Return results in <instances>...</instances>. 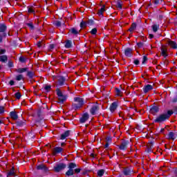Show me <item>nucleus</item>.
Returning <instances> with one entry per match:
<instances>
[{
	"mask_svg": "<svg viewBox=\"0 0 177 177\" xmlns=\"http://www.w3.org/2000/svg\"><path fill=\"white\" fill-rule=\"evenodd\" d=\"M174 114V111L168 110L167 112L159 114L156 118L153 120L156 124H162L171 118V116Z\"/></svg>",
	"mask_w": 177,
	"mask_h": 177,
	"instance_id": "nucleus-1",
	"label": "nucleus"
},
{
	"mask_svg": "<svg viewBox=\"0 0 177 177\" xmlns=\"http://www.w3.org/2000/svg\"><path fill=\"white\" fill-rule=\"evenodd\" d=\"M68 169L65 173V176L68 177L73 176L74 174H80V172H81V169L77 168V164L75 162H69L68 164Z\"/></svg>",
	"mask_w": 177,
	"mask_h": 177,
	"instance_id": "nucleus-2",
	"label": "nucleus"
},
{
	"mask_svg": "<svg viewBox=\"0 0 177 177\" xmlns=\"http://www.w3.org/2000/svg\"><path fill=\"white\" fill-rule=\"evenodd\" d=\"M73 100L76 102L72 104L73 110H78L79 109H81L84 104H85V100H84L82 97H74Z\"/></svg>",
	"mask_w": 177,
	"mask_h": 177,
	"instance_id": "nucleus-3",
	"label": "nucleus"
},
{
	"mask_svg": "<svg viewBox=\"0 0 177 177\" xmlns=\"http://www.w3.org/2000/svg\"><path fill=\"white\" fill-rule=\"evenodd\" d=\"M6 30H8V26L6 24H0V44H2L3 38H6L8 33H6Z\"/></svg>",
	"mask_w": 177,
	"mask_h": 177,
	"instance_id": "nucleus-4",
	"label": "nucleus"
},
{
	"mask_svg": "<svg viewBox=\"0 0 177 177\" xmlns=\"http://www.w3.org/2000/svg\"><path fill=\"white\" fill-rule=\"evenodd\" d=\"M55 91L57 92V95L58 96L59 103L63 104L64 102L67 100V95H63V93L59 88H57Z\"/></svg>",
	"mask_w": 177,
	"mask_h": 177,
	"instance_id": "nucleus-5",
	"label": "nucleus"
},
{
	"mask_svg": "<svg viewBox=\"0 0 177 177\" xmlns=\"http://www.w3.org/2000/svg\"><path fill=\"white\" fill-rule=\"evenodd\" d=\"M67 168V165L64 162H60L56 164L53 167V171L56 172V174H59V172H62V171H64V169Z\"/></svg>",
	"mask_w": 177,
	"mask_h": 177,
	"instance_id": "nucleus-6",
	"label": "nucleus"
},
{
	"mask_svg": "<svg viewBox=\"0 0 177 177\" xmlns=\"http://www.w3.org/2000/svg\"><path fill=\"white\" fill-rule=\"evenodd\" d=\"M128 145H129V140H122L120 145H118L119 150L125 151L128 149Z\"/></svg>",
	"mask_w": 177,
	"mask_h": 177,
	"instance_id": "nucleus-7",
	"label": "nucleus"
},
{
	"mask_svg": "<svg viewBox=\"0 0 177 177\" xmlns=\"http://www.w3.org/2000/svg\"><path fill=\"white\" fill-rule=\"evenodd\" d=\"M37 171H42L43 174H48L49 172V168L44 164H40L36 167Z\"/></svg>",
	"mask_w": 177,
	"mask_h": 177,
	"instance_id": "nucleus-8",
	"label": "nucleus"
},
{
	"mask_svg": "<svg viewBox=\"0 0 177 177\" xmlns=\"http://www.w3.org/2000/svg\"><path fill=\"white\" fill-rule=\"evenodd\" d=\"M99 110H100V107H99V105H93L90 109V113L91 114V115H96Z\"/></svg>",
	"mask_w": 177,
	"mask_h": 177,
	"instance_id": "nucleus-9",
	"label": "nucleus"
},
{
	"mask_svg": "<svg viewBox=\"0 0 177 177\" xmlns=\"http://www.w3.org/2000/svg\"><path fill=\"white\" fill-rule=\"evenodd\" d=\"M88 120H89V113L86 112L83 113L82 117L80 118V124H85V122H86V121H88Z\"/></svg>",
	"mask_w": 177,
	"mask_h": 177,
	"instance_id": "nucleus-10",
	"label": "nucleus"
},
{
	"mask_svg": "<svg viewBox=\"0 0 177 177\" xmlns=\"http://www.w3.org/2000/svg\"><path fill=\"white\" fill-rule=\"evenodd\" d=\"M161 53L160 55L165 57V59H167V57L168 56V54L167 52H168V48H167V46H165L164 45H162L160 47Z\"/></svg>",
	"mask_w": 177,
	"mask_h": 177,
	"instance_id": "nucleus-11",
	"label": "nucleus"
},
{
	"mask_svg": "<svg viewBox=\"0 0 177 177\" xmlns=\"http://www.w3.org/2000/svg\"><path fill=\"white\" fill-rule=\"evenodd\" d=\"M123 174L125 176H131L133 174V170L129 167H127L124 169Z\"/></svg>",
	"mask_w": 177,
	"mask_h": 177,
	"instance_id": "nucleus-12",
	"label": "nucleus"
},
{
	"mask_svg": "<svg viewBox=\"0 0 177 177\" xmlns=\"http://www.w3.org/2000/svg\"><path fill=\"white\" fill-rule=\"evenodd\" d=\"M71 133V130H66L62 134H61L59 139L61 140H64V139H66V138H68V136H70Z\"/></svg>",
	"mask_w": 177,
	"mask_h": 177,
	"instance_id": "nucleus-13",
	"label": "nucleus"
},
{
	"mask_svg": "<svg viewBox=\"0 0 177 177\" xmlns=\"http://www.w3.org/2000/svg\"><path fill=\"white\" fill-rule=\"evenodd\" d=\"M158 111H160V108L158 106H153L149 110L150 113L153 115H156Z\"/></svg>",
	"mask_w": 177,
	"mask_h": 177,
	"instance_id": "nucleus-14",
	"label": "nucleus"
},
{
	"mask_svg": "<svg viewBox=\"0 0 177 177\" xmlns=\"http://www.w3.org/2000/svg\"><path fill=\"white\" fill-rule=\"evenodd\" d=\"M118 107V102H113L109 107V110L111 113H114L115 110H117V108Z\"/></svg>",
	"mask_w": 177,
	"mask_h": 177,
	"instance_id": "nucleus-15",
	"label": "nucleus"
},
{
	"mask_svg": "<svg viewBox=\"0 0 177 177\" xmlns=\"http://www.w3.org/2000/svg\"><path fill=\"white\" fill-rule=\"evenodd\" d=\"M149 91H153V86L151 84H147L142 88V92L145 94L147 93Z\"/></svg>",
	"mask_w": 177,
	"mask_h": 177,
	"instance_id": "nucleus-16",
	"label": "nucleus"
},
{
	"mask_svg": "<svg viewBox=\"0 0 177 177\" xmlns=\"http://www.w3.org/2000/svg\"><path fill=\"white\" fill-rule=\"evenodd\" d=\"M66 84V77L64 76L58 77V85L59 86H63Z\"/></svg>",
	"mask_w": 177,
	"mask_h": 177,
	"instance_id": "nucleus-17",
	"label": "nucleus"
},
{
	"mask_svg": "<svg viewBox=\"0 0 177 177\" xmlns=\"http://www.w3.org/2000/svg\"><path fill=\"white\" fill-rule=\"evenodd\" d=\"M80 32H81V30H78L75 28L69 29V34H71V35H75L77 37V35H80Z\"/></svg>",
	"mask_w": 177,
	"mask_h": 177,
	"instance_id": "nucleus-18",
	"label": "nucleus"
},
{
	"mask_svg": "<svg viewBox=\"0 0 177 177\" xmlns=\"http://www.w3.org/2000/svg\"><path fill=\"white\" fill-rule=\"evenodd\" d=\"M132 50H133L132 48H127L124 52V56H127V57H132L133 56Z\"/></svg>",
	"mask_w": 177,
	"mask_h": 177,
	"instance_id": "nucleus-19",
	"label": "nucleus"
},
{
	"mask_svg": "<svg viewBox=\"0 0 177 177\" xmlns=\"http://www.w3.org/2000/svg\"><path fill=\"white\" fill-rule=\"evenodd\" d=\"M10 117L12 120H14V121H16L19 119V115H17V112H16L15 111L10 112Z\"/></svg>",
	"mask_w": 177,
	"mask_h": 177,
	"instance_id": "nucleus-20",
	"label": "nucleus"
},
{
	"mask_svg": "<svg viewBox=\"0 0 177 177\" xmlns=\"http://www.w3.org/2000/svg\"><path fill=\"white\" fill-rule=\"evenodd\" d=\"M26 77H28L29 80H32L35 77V72L34 71H26Z\"/></svg>",
	"mask_w": 177,
	"mask_h": 177,
	"instance_id": "nucleus-21",
	"label": "nucleus"
},
{
	"mask_svg": "<svg viewBox=\"0 0 177 177\" xmlns=\"http://www.w3.org/2000/svg\"><path fill=\"white\" fill-rule=\"evenodd\" d=\"M177 138V134L176 133H174V131H170L168 133V139L169 140H175Z\"/></svg>",
	"mask_w": 177,
	"mask_h": 177,
	"instance_id": "nucleus-22",
	"label": "nucleus"
},
{
	"mask_svg": "<svg viewBox=\"0 0 177 177\" xmlns=\"http://www.w3.org/2000/svg\"><path fill=\"white\" fill-rule=\"evenodd\" d=\"M62 151H63V148L60 147H56L53 151V156H56V154H60Z\"/></svg>",
	"mask_w": 177,
	"mask_h": 177,
	"instance_id": "nucleus-23",
	"label": "nucleus"
},
{
	"mask_svg": "<svg viewBox=\"0 0 177 177\" xmlns=\"http://www.w3.org/2000/svg\"><path fill=\"white\" fill-rule=\"evenodd\" d=\"M29 68L27 67L25 68H19L15 70V71L17 73H18L19 74H23V73H27V71H28Z\"/></svg>",
	"mask_w": 177,
	"mask_h": 177,
	"instance_id": "nucleus-24",
	"label": "nucleus"
},
{
	"mask_svg": "<svg viewBox=\"0 0 177 177\" xmlns=\"http://www.w3.org/2000/svg\"><path fill=\"white\" fill-rule=\"evenodd\" d=\"M64 47L66 49H70L73 48V41L71 40H66L65 41Z\"/></svg>",
	"mask_w": 177,
	"mask_h": 177,
	"instance_id": "nucleus-25",
	"label": "nucleus"
},
{
	"mask_svg": "<svg viewBox=\"0 0 177 177\" xmlns=\"http://www.w3.org/2000/svg\"><path fill=\"white\" fill-rule=\"evenodd\" d=\"M27 138L28 140H31V142H34V139H35V134L32 133V131H31L28 133Z\"/></svg>",
	"mask_w": 177,
	"mask_h": 177,
	"instance_id": "nucleus-26",
	"label": "nucleus"
},
{
	"mask_svg": "<svg viewBox=\"0 0 177 177\" xmlns=\"http://www.w3.org/2000/svg\"><path fill=\"white\" fill-rule=\"evenodd\" d=\"M15 124L18 127H24V125H26V120H18L15 122Z\"/></svg>",
	"mask_w": 177,
	"mask_h": 177,
	"instance_id": "nucleus-27",
	"label": "nucleus"
},
{
	"mask_svg": "<svg viewBox=\"0 0 177 177\" xmlns=\"http://www.w3.org/2000/svg\"><path fill=\"white\" fill-rule=\"evenodd\" d=\"M105 8H106V6L103 5L102 7L100 10H98V12H97L98 16H103V13L104 12V10H106Z\"/></svg>",
	"mask_w": 177,
	"mask_h": 177,
	"instance_id": "nucleus-28",
	"label": "nucleus"
},
{
	"mask_svg": "<svg viewBox=\"0 0 177 177\" xmlns=\"http://www.w3.org/2000/svg\"><path fill=\"white\" fill-rule=\"evenodd\" d=\"M151 2L155 5V6H158V5L162 4L164 0H152Z\"/></svg>",
	"mask_w": 177,
	"mask_h": 177,
	"instance_id": "nucleus-29",
	"label": "nucleus"
},
{
	"mask_svg": "<svg viewBox=\"0 0 177 177\" xmlns=\"http://www.w3.org/2000/svg\"><path fill=\"white\" fill-rule=\"evenodd\" d=\"M28 12L29 13H33V15H35V10L34 9V6H28L27 7Z\"/></svg>",
	"mask_w": 177,
	"mask_h": 177,
	"instance_id": "nucleus-30",
	"label": "nucleus"
},
{
	"mask_svg": "<svg viewBox=\"0 0 177 177\" xmlns=\"http://www.w3.org/2000/svg\"><path fill=\"white\" fill-rule=\"evenodd\" d=\"M13 176H15V167H12L10 169V172L7 173V177Z\"/></svg>",
	"mask_w": 177,
	"mask_h": 177,
	"instance_id": "nucleus-31",
	"label": "nucleus"
},
{
	"mask_svg": "<svg viewBox=\"0 0 177 177\" xmlns=\"http://www.w3.org/2000/svg\"><path fill=\"white\" fill-rule=\"evenodd\" d=\"M0 62L2 63H6L8 62V55H1L0 56Z\"/></svg>",
	"mask_w": 177,
	"mask_h": 177,
	"instance_id": "nucleus-32",
	"label": "nucleus"
},
{
	"mask_svg": "<svg viewBox=\"0 0 177 177\" xmlns=\"http://www.w3.org/2000/svg\"><path fill=\"white\" fill-rule=\"evenodd\" d=\"M86 26H88V24H87L86 21L82 20V21L80 22V28H81L82 30H83V28H86Z\"/></svg>",
	"mask_w": 177,
	"mask_h": 177,
	"instance_id": "nucleus-33",
	"label": "nucleus"
},
{
	"mask_svg": "<svg viewBox=\"0 0 177 177\" xmlns=\"http://www.w3.org/2000/svg\"><path fill=\"white\" fill-rule=\"evenodd\" d=\"M133 30H136V23L133 22L131 27L129 28V31L130 32H132L133 31Z\"/></svg>",
	"mask_w": 177,
	"mask_h": 177,
	"instance_id": "nucleus-34",
	"label": "nucleus"
},
{
	"mask_svg": "<svg viewBox=\"0 0 177 177\" xmlns=\"http://www.w3.org/2000/svg\"><path fill=\"white\" fill-rule=\"evenodd\" d=\"M44 91H46V93L50 92L51 89H52V86L50 85H46L44 87Z\"/></svg>",
	"mask_w": 177,
	"mask_h": 177,
	"instance_id": "nucleus-35",
	"label": "nucleus"
},
{
	"mask_svg": "<svg viewBox=\"0 0 177 177\" xmlns=\"http://www.w3.org/2000/svg\"><path fill=\"white\" fill-rule=\"evenodd\" d=\"M159 28H160V25L154 24L152 26V30L153 32H157Z\"/></svg>",
	"mask_w": 177,
	"mask_h": 177,
	"instance_id": "nucleus-36",
	"label": "nucleus"
},
{
	"mask_svg": "<svg viewBox=\"0 0 177 177\" xmlns=\"http://www.w3.org/2000/svg\"><path fill=\"white\" fill-rule=\"evenodd\" d=\"M115 91L116 92V96H122V91H121V90L118 88H115Z\"/></svg>",
	"mask_w": 177,
	"mask_h": 177,
	"instance_id": "nucleus-37",
	"label": "nucleus"
},
{
	"mask_svg": "<svg viewBox=\"0 0 177 177\" xmlns=\"http://www.w3.org/2000/svg\"><path fill=\"white\" fill-rule=\"evenodd\" d=\"M116 7L118 8V9H122V1L118 0Z\"/></svg>",
	"mask_w": 177,
	"mask_h": 177,
	"instance_id": "nucleus-38",
	"label": "nucleus"
},
{
	"mask_svg": "<svg viewBox=\"0 0 177 177\" xmlns=\"http://www.w3.org/2000/svg\"><path fill=\"white\" fill-rule=\"evenodd\" d=\"M97 176L102 177L104 175V169H100L97 172Z\"/></svg>",
	"mask_w": 177,
	"mask_h": 177,
	"instance_id": "nucleus-39",
	"label": "nucleus"
},
{
	"mask_svg": "<svg viewBox=\"0 0 177 177\" xmlns=\"http://www.w3.org/2000/svg\"><path fill=\"white\" fill-rule=\"evenodd\" d=\"M24 78L23 75L19 74L16 76L15 80L16 81H21V80H24Z\"/></svg>",
	"mask_w": 177,
	"mask_h": 177,
	"instance_id": "nucleus-40",
	"label": "nucleus"
},
{
	"mask_svg": "<svg viewBox=\"0 0 177 177\" xmlns=\"http://www.w3.org/2000/svg\"><path fill=\"white\" fill-rule=\"evenodd\" d=\"M90 33L91 34V35H96V34H97V28H93L90 31Z\"/></svg>",
	"mask_w": 177,
	"mask_h": 177,
	"instance_id": "nucleus-41",
	"label": "nucleus"
},
{
	"mask_svg": "<svg viewBox=\"0 0 177 177\" xmlns=\"http://www.w3.org/2000/svg\"><path fill=\"white\" fill-rule=\"evenodd\" d=\"M88 24V26H93L95 24V21L93 19H88L86 21Z\"/></svg>",
	"mask_w": 177,
	"mask_h": 177,
	"instance_id": "nucleus-42",
	"label": "nucleus"
},
{
	"mask_svg": "<svg viewBox=\"0 0 177 177\" xmlns=\"http://www.w3.org/2000/svg\"><path fill=\"white\" fill-rule=\"evenodd\" d=\"M26 26H27L28 27H29V28H30V30H34V28H35V26H34V24H32V22H30V23H27V24H26Z\"/></svg>",
	"mask_w": 177,
	"mask_h": 177,
	"instance_id": "nucleus-43",
	"label": "nucleus"
},
{
	"mask_svg": "<svg viewBox=\"0 0 177 177\" xmlns=\"http://www.w3.org/2000/svg\"><path fill=\"white\" fill-rule=\"evenodd\" d=\"M19 62L21 63H26L27 62V59H26V57H23V56H21L19 57Z\"/></svg>",
	"mask_w": 177,
	"mask_h": 177,
	"instance_id": "nucleus-44",
	"label": "nucleus"
},
{
	"mask_svg": "<svg viewBox=\"0 0 177 177\" xmlns=\"http://www.w3.org/2000/svg\"><path fill=\"white\" fill-rule=\"evenodd\" d=\"M15 96L16 99H17L19 100L21 97V93H20V92H17V93H15Z\"/></svg>",
	"mask_w": 177,
	"mask_h": 177,
	"instance_id": "nucleus-45",
	"label": "nucleus"
},
{
	"mask_svg": "<svg viewBox=\"0 0 177 177\" xmlns=\"http://www.w3.org/2000/svg\"><path fill=\"white\" fill-rule=\"evenodd\" d=\"M54 24L56 27H62V22L60 21H55Z\"/></svg>",
	"mask_w": 177,
	"mask_h": 177,
	"instance_id": "nucleus-46",
	"label": "nucleus"
},
{
	"mask_svg": "<svg viewBox=\"0 0 177 177\" xmlns=\"http://www.w3.org/2000/svg\"><path fill=\"white\" fill-rule=\"evenodd\" d=\"M146 62H147V56L145 55L142 57V64H146Z\"/></svg>",
	"mask_w": 177,
	"mask_h": 177,
	"instance_id": "nucleus-47",
	"label": "nucleus"
},
{
	"mask_svg": "<svg viewBox=\"0 0 177 177\" xmlns=\"http://www.w3.org/2000/svg\"><path fill=\"white\" fill-rule=\"evenodd\" d=\"M5 113V106H0V114Z\"/></svg>",
	"mask_w": 177,
	"mask_h": 177,
	"instance_id": "nucleus-48",
	"label": "nucleus"
},
{
	"mask_svg": "<svg viewBox=\"0 0 177 177\" xmlns=\"http://www.w3.org/2000/svg\"><path fill=\"white\" fill-rule=\"evenodd\" d=\"M133 64H134L136 66H139V65L140 64V61H139V59H134Z\"/></svg>",
	"mask_w": 177,
	"mask_h": 177,
	"instance_id": "nucleus-49",
	"label": "nucleus"
},
{
	"mask_svg": "<svg viewBox=\"0 0 177 177\" xmlns=\"http://www.w3.org/2000/svg\"><path fill=\"white\" fill-rule=\"evenodd\" d=\"M8 66L9 67V68H12V67H13V62L8 61Z\"/></svg>",
	"mask_w": 177,
	"mask_h": 177,
	"instance_id": "nucleus-50",
	"label": "nucleus"
},
{
	"mask_svg": "<svg viewBox=\"0 0 177 177\" xmlns=\"http://www.w3.org/2000/svg\"><path fill=\"white\" fill-rule=\"evenodd\" d=\"M144 45H145V44L142 41H140V42L137 43V46L138 48H142Z\"/></svg>",
	"mask_w": 177,
	"mask_h": 177,
	"instance_id": "nucleus-51",
	"label": "nucleus"
},
{
	"mask_svg": "<svg viewBox=\"0 0 177 177\" xmlns=\"http://www.w3.org/2000/svg\"><path fill=\"white\" fill-rule=\"evenodd\" d=\"M6 53V50L3 48H0V55H5Z\"/></svg>",
	"mask_w": 177,
	"mask_h": 177,
	"instance_id": "nucleus-52",
	"label": "nucleus"
},
{
	"mask_svg": "<svg viewBox=\"0 0 177 177\" xmlns=\"http://www.w3.org/2000/svg\"><path fill=\"white\" fill-rule=\"evenodd\" d=\"M49 50H53V49H55V44H50L48 46Z\"/></svg>",
	"mask_w": 177,
	"mask_h": 177,
	"instance_id": "nucleus-53",
	"label": "nucleus"
},
{
	"mask_svg": "<svg viewBox=\"0 0 177 177\" xmlns=\"http://www.w3.org/2000/svg\"><path fill=\"white\" fill-rule=\"evenodd\" d=\"M164 19V15L160 14L158 16V20H162Z\"/></svg>",
	"mask_w": 177,
	"mask_h": 177,
	"instance_id": "nucleus-54",
	"label": "nucleus"
},
{
	"mask_svg": "<svg viewBox=\"0 0 177 177\" xmlns=\"http://www.w3.org/2000/svg\"><path fill=\"white\" fill-rule=\"evenodd\" d=\"M151 149H152L151 147H147V149H146V152L147 153H151V151H152Z\"/></svg>",
	"mask_w": 177,
	"mask_h": 177,
	"instance_id": "nucleus-55",
	"label": "nucleus"
},
{
	"mask_svg": "<svg viewBox=\"0 0 177 177\" xmlns=\"http://www.w3.org/2000/svg\"><path fill=\"white\" fill-rule=\"evenodd\" d=\"M37 45V47L42 48V45L44 44H42V41H38Z\"/></svg>",
	"mask_w": 177,
	"mask_h": 177,
	"instance_id": "nucleus-56",
	"label": "nucleus"
},
{
	"mask_svg": "<svg viewBox=\"0 0 177 177\" xmlns=\"http://www.w3.org/2000/svg\"><path fill=\"white\" fill-rule=\"evenodd\" d=\"M173 172H174L175 176H177V168L176 167L173 169Z\"/></svg>",
	"mask_w": 177,
	"mask_h": 177,
	"instance_id": "nucleus-57",
	"label": "nucleus"
},
{
	"mask_svg": "<svg viewBox=\"0 0 177 177\" xmlns=\"http://www.w3.org/2000/svg\"><path fill=\"white\" fill-rule=\"evenodd\" d=\"M9 85H10V86H13V85H15V81L14 80H10L9 82Z\"/></svg>",
	"mask_w": 177,
	"mask_h": 177,
	"instance_id": "nucleus-58",
	"label": "nucleus"
},
{
	"mask_svg": "<svg viewBox=\"0 0 177 177\" xmlns=\"http://www.w3.org/2000/svg\"><path fill=\"white\" fill-rule=\"evenodd\" d=\"M176 102H177V97L176 96V97H174L173 98V100H172V103H176Z\"/></svg>",
	"mask_w": 177,
	"mask_h": 177,
	"instance_id": "nucleus-59",
	"label": "nucleus"
},
{
	"mask_svg": "<svg viewBox=\"0 0 177 177\" xmlns=\"http://www.w3.org/2000/svg\"><path fill=\"white\" fill-rule=\"evenodd\" d=\"M149 39H153V38H154V35H153V34H149Z\"/></svg>",
	"mask_w": 177,
	"mask_h": 177,
	"instance_id": "nucleus-60",
	"label": "nucleus"
},
{
	"mask_svg": "<svg viewBox=\"0 0 177 177\" xmlns=\"http://www.w3.org/2000/svg\"><path fill=\"white\" fill-rule=\"evenodd\" d=\"M111 140H112V138L110 136L107 137L106 138V141H107L106 142H111Z\"/></svg>",
	"mask_w": 177,
	"mask_h": 177,
	"instance_id": "nucleus-61",
	"label": "nucleus"
},
{
	"mask_svg": "<svg viewBox=\"0 0 177 177\" xmlns=\"http://www.w3.org/2000/svg\"><path fill=\"white\" fill-rule=\"evenodd\" d=\"M86 174H88V170H85L82 173V175H86Z\"/></svg>",
	"mask_w": 177,
	"mask_h": 177,
	"instance_id": "nucleus-62",
	"label": "nucleus"
},
{
	"mask_svg": "<svg viewBox=\"0 0 177 177\" xmlns=\"http://www.w3.org/2000/svg\"><path fill=\"white\" fill-rule=\"evenodd\" d=\"M109 142H106V143L105 144V145H104V148H105V149H107V147H109Z\"/></svg>",
	"mask_w": 177,
	"mask_h": 177,
	"instance_id": "nucleus-63",
	"label": "nucleus"
},
{
	"mask_svg": "<svg viewBox=\"0 0 177 177\" xmlns=\"http://www.w3.org/2000/svg\"><path fill=\"white\" fill-rule=\"evenodd\" d=\"M37 117H41V111H39L38 112H37Z\"/></svg>",
	"mask_w": 177,
	"mask_h": 177,
	"instance_id": "nucleus-64",
	"label": "nucleus"
}]
</instances>
